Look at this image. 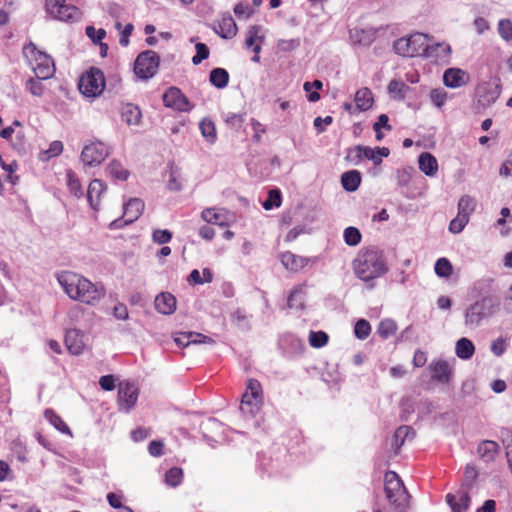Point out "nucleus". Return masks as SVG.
<instances>
[{
  "label": "nucleus",
  "instance_id": "obj_1",
  "mask_svg": "<svg viewBox=\"0 0 512 512\" xmlns=\"http://www.w3.org/2000/svg\"><path fill=\"white\" fill-rule=\"evenodd\" d=\"M57 280L70 299L87 305H96L106 294L102 285L72 271L60 272Z\"/></svg>",
  "mask_w": 512,
  "mask_h": 512
},
{
  "label": "nucleus",
  "instance_id": "obj_2",
  "mask_svg": "<svg viewBox=\"0 0 512 512\" xmlns=\"http://www.w3.org/2000/svg\"><path fill=\"white\" fill-rule=\"evenodd\" d=\"M354 269L357 276L364 281L381 276L384 271L382 251L375 247L361 250L358 257L354 260Z\"/></svg>",
  "mask_w": 512,
  "mask_h": 512
},
{
  "label": "nucleus",
  "instance_id": "obj_3",
  "mask_svg": "<svg viewBox=\"0 0 512 512\" xmlns=\"http://www.w3.org/2000/svg\"><path fill=\"white\" fill-rule=\"evenodd\" d=\"M386 512H407L409 494L399 475L386 470Z\"/></svg>",
  "mask_w": 512,
  "mask_h": 512
},
{
  "label": "nucleus",
  "instance_id": "obj_4",
  "mask_svg": "<svg viewBox=\"0 0 512 512\" xmlns=\"http://www.w3.org/2000/svg\"><path fill=\"white\" fill-rule=\"evenodd\" d=\"M23 54L32 67L37 79L46 80L54 76L55 64L51 56L40 51L35 44L29 43L23 47Z\"/></svg>",
  "mask_w": 512,
  "mask_h": 512
},
{
  "label": "nucleus",
  "instance_id": "obj_5",
  "mask_svg": "<svg viewBox=\"0 0 512 512\" xmlns=\"http://www.w3.org/2000/svg\"><path fill=\"white\" fill-rule=\"evenodd\" d=\"M499 307V302L493 296H484L476 300L465 311V324L468 327H478L483 320L491 317Z\"/></svg>",
  "mask_w": 512,
  "mask_h": 512
},
{
  "label": "nucleus",
  "instance_id": "obj_6",
  "mask_svg": "<svg viewBox=\"0 0 512 512\" xmlns=\"http://www.w3.org/2000/svg\"><path fill=\"white\" fill-rule=\"evenodd\" d=\"M427 44L428 36L416 32L397 39L393 44V49L396 54L403 57H424Z\"/></svg>",
  "mask_w": 512,
  "mask_h": 512
},
{
  "label": "nucleus",
  "instance_id": "obj_7",
  "mask_svg": "<svg viewBox=\"0 0 512 512\" xmlns=\"http://www.w3.org/2000/svg\"><path fill=\"white\" fill-rule=\"evenodd\" d=\"M105 88V77L103 72L95 67L90 68L83 74L79 81L80 92L87 97L100 95Z\"/></svg>",
  "mask_w": 512,
  "mask_h": 512
},
{
  "label": "nucleus",
  "instance_id": "obj_8",
  "mask_svg": "<svg viewBox=\"0 0 512 512\" xmlns=\"http://www.w3.org/2000/svg\"><path fill=\"white\" fill-rule=\"evenodd\" d=\"M160 58L155 51L140 53L134 63V72L141 79L153 77L159 68Z\"/></svg>",
  "mask_w": 512,
  "mask_h": 512
},
{
  "label": "nucleus",
  "instance_id": "obj_9",
  "mask_svg": "<svg viewBox=\"0 0 512 512\" xmlns=\"http://www.w3.org/2000/svg\"><path fill=\"white\" fill-rule=\"evenodd\" d=\"M383 157L384 148H371L363 145H356L349 148L346 155V159L354 165H358L363 160H370L375 166H378L382 163Z\"/></svg>",
  "mask_w": 512,
  "mask_h": 512
},
{
  "label": "nucleus",
  "instance_id": "obj_10",
  "mask_svg": "<svg viewBox=\"0 0 512 512\" xmlns=\"http://www.w3.org/2000/svg\"><path fill=\"white\" fill-rule=\"evenodd\" d=\"M45 8L52 18L60 21H74L80 16L79 9L66 0H46Z\"/></svg>",
  "mask_w": 512,
  "mask_h": 512
},
{
  "label": "nucleus",
  "instance_id": "obj_11",
  "mask_svg": "<svg viewBox=\"0 0 512 512\" xmlns=\"http://www.w3.org/2000/svg\"><path fill=\"white\" fill-rule=\"evenodd\" d=\"M108 153V147L104 143L93 142L83 148L81 159L85 165L95 166L104 161Z\"/></svg>",
  "mask_w": 512,
  "mask_h": 512
},
{
  "label": "nucleus",
  "instance_id": "obj_12",
  "mask_svg": "<svg viewBox=\"0 0 512 512\" xmlns=\"http://www.w3.org/2000/svg\"><path fill=\"white\" fill-rule=\"evenodd\" d=\"M138 389L130 382L123 381L118 385V404L121 410L128 412L133 408L138 399Z\"/></svg>",
  "mask_w": 512,
  "mask_h": 512
},
{
  "label": "nucleus",
  "instance_id": "obj_13",
  "mask_svg": "<svg viewBox=\"0 0 512 512\" xmlns=\"http://www.w3.org/2000/svg\"><path fill=\"white\" fill-rule=\"evenodd\" d=\"M163 102L166 107L173 108L180 112H187L192 108L188 98L177 87H170L163 94Z\"/></svg>",
  "mask_w": 512,
  "mask_h": 512
},
{
  "label": "nucleus",
  "instance_id": "obj_14",
  "mask_svg": "<svg viewBox=\"0 0 512 512\" xmlns=\"http://www.w3.org/2000/svg\"><path fill=\"white\" fill-rule=\"evenodd\" d=\"M475 93L478 104L483 108H487L499 98L501 89L499 85L484 82L477 86Z\"/></svg>",
  "mask_w": 512,
  "mask_h": 512
},
{
  "label": "nucleus",
  "instance_id": "obj_15",
  "mask_svg": "<svg viewBox=\"0 0 512 512\" xmlns=\"http://www.w3.org/2000/svg\"><path fill=\"white\" fill-rule=\"evenodd\" d=\"M451 52V46L446 42L427 44L423 58L438 64H449Z\"/></svg>",
  "mask_w": 512,
  "mask_h": 512
},
{
  "label": "nucleus",
  "instance_id": "obj_16",
  "mask_svg": "<svg viewBox=\"0 0 512 512\" xmlns=\"http://www.w3.org/2000/svg\"><path fill=\"white\" fill-rule=\"evenodd\" d=\"M469 74L460 68H448L443 73V83L446 87L457 89L468 84Z\"/></svg>",
  "mask_w": 512,
  "mask_h": 512
},
{
  "label": "nucleus",
  "instance_id": "obj_17",
  "mask_svg": "<svg viewBox=\"0 0 512 512\" xmlns=\"http://www.w3.org/2000/svg\"><path fill=\"white\" fill-rule=\"evenodd\" d=\"M429 370L431 372V378L440 383L449 382L452 374L449 363L443 359L433 360L429 364Z\"/></svg>",
  "mask_w": 512,
  "mask_h": 512
},
{
  "label": "nucleus",
  "instance_id": "obj_18",
  "mask_svg": "<svg viewBox=\"0 0 512 512\" xmlns=\"http://www.w3.org/2000/svg\"><path fill=\"white\" fill-rule=\"evenodd\" d=\"M446 502L450 506L452 512H465L470 506V496L466 490H459L455 494L446 495Z\"/></svg>",
  "mask_w": 512,
  "mask_h": 512
},
{
  "label": "nucleus",
  "instance_id": "obj_19",
  "mask_svg": "<svg viewBox=\"0 0 512 512\" xmlns=\"http://www.w3.org/2000/svg\"><path fill=\"white\" fill-rule=\"evenodd\" d=\"M174 341L180 347H187L190 344L215 343L211 337L196 332H180L174 337Z\"/></svg>",
  "mask_w": 512,
  "mask_h": 512
},
{
  "label": "nucleus",
  "instance_id": "obj_20",
  "mask_svg": "<svg viewBox=\"0 0 512 512\" xmlns=\"http://www.w3.org/2000/svg\"><path fill=\"white\" fill-rule=\"evenodd\" d=\"M283 266L292 272H299L309 264V259L296 255L291 251H285L280 255Z\"/></svg>",
  "mask_w": 512,
  "mask_h": 512
},
{
  "label": "nucleus",
  "instance_id": "obj_21",
  "mask_svg": "<svg viewBox=\"0 0 512 512\" xmlns=\"http://www.w3.org/2000/svg\"><path fill=\"white\" fill-rule=\"evenodd\" d=\"M84 335L77 329H70L65 335L67 350L73 355H79L85 348Z\"/></svg>",
  "mask_w": 512,
  "mask_h": 512
},
{
  "label": "nucleus",
  "instance_id": "obj_22",
  "mask_svg": "<svg viewBox=\"0 0 512 512\" xmlns=\"http://www.w3.org/2000/svg\"><path fill=\"white\" fill-rule=\"evenodd\" d=\"M144 202L139 198H132L124 205V223L130 224L136 221L144 211Z\"/></svg>",
  "mask_w": 512,
  "mask_h": 512
},
{
  "label": "nucleus",
  "instance_id": "obj_23",
  "mask_svg": "<svg viewBox=\"0 0 512 512\" xmlns=\"http://www.w3.org/2000/svg\"><path fill=\"white\" fill-rule=\"evenodd\" d=\"M155 309L164 315L172 314L176 309V298L168 292H162L156 296Z\"/></svg>",
  "mask_w": 512,
  "mask_h": 512
},
{
  "label": "nucleus",
  "instance_id": "obj_24",
  "mask_svg": "<svg viewBox=\"0 0 512 512\" xmlns=\"http://www.w3.org/2000/svg\"><path fill=\"white\" fill-rule=\"evenodd\" d=\"M105 190L106 187L104 183L99 179L92 180L88 186L87 200L91 208H93L96 211L99 209L100 198L103 192H105Z\"/></svg>",
  "mask_w": 512,
  "mask_h": 512
},
{
  "label": "nucleus",
  "instance_id": "obj_25",
  "mask_svg": "<svg viewBox=\"0 0 512 512\" xmlns=\"http://www.w3.org/2000/svg\"><path fill=\"white\" fill-rule=\"evenodd\" d=\"M500 446L492 440H483L478 444L477 453L484 462H492L499 453Z\"/></svg>",
  "mask_w": 512,
  "mask_h": 512
},
{
  "label": "nucleus",
  "instance_id": "obj_26",
  "mask_svg": "<svg viewBox=\"0 0 512 512\" xmlns=\"http://www.w3.org/2000/svg\"><path fill=\"white\" fill-rule=\"evenodd\" d=\"M419 169L428 177H433L438 171L437 159L429 152H423L418 157Z\"/></svg>",
  "mask_w": 512,
  "mask_h": 512
},
{
  "label": "nucleus",
  "instance_id": "obj_27",
  "mask_svg": "<svg viewBox=\"0 0 512 512\" xmlns=\"http://www.w3.org/2000/svg\"><path fill=\"white\" fill-rule=\"evenodd\" d=\"M388 93L394 100H404L413 91L404 81L402 80H391L387 87Z\"/></svg>",
  "mask_w": 512,
  "mask_h": 512
},
{
  "label": "nucleus",
  "instance_id": "obj_28",
  "mask_svg": "<svg viewBox=\"0 0 512 512\" xmlns=\"http://www.w3.org/2000/svg\"><path fill=\"white\" fill-rule=\"evenodd\" d=\"M237 30V25L231 16L223 17L215 28V32L224 39L233 38Z\"/></svg>",
  "mask_w": 512,
  "mask_h": 512
},
{
  "label": "nucleus",
  "instance_id": "obj_29",
  "mask_svg": "<svg viewBox=\"0 0 512 512\" xmlns=\"http://www.w3.org/2000/svg\"><path fill=\"white\" fill-rule=\"evenodd\" d=\"M121 119L128 125H137L140 123L142 114L138 106L127 103L121 107Z\"/></svg>",
  "mask_w": 512,
  "mask_h": 512
},
{
  "label": "nucleus",
  "instance_id": "obj_30",
  "mask_svg": "<svg viewBox=\"0 0 512 512\" xmlns=\"http://www.w3.org/2000/svg\"><path fill=\"white\" fill-rule=\"evenodd\" d=\"M415 432L410 426H400L394 433L392 446L394 447V454L396 455L400 450L401 446L407 439H413Z\"/></svg>",
  "mask_w": 512,
  "mask_h": 512
},
{
  "label": "nucleus",
  "instance_id": "obj_31",
  "mask_svg": "<svg viewBox=\"0 0 512 512\" xmlns=\"http://www.w3.org/2000/svg\"><path fill=\"white\" fill-rule=\"evenodd\" d=\"M455 353L461 360H470L475 353V345L468 338H460L455 344Z\"/></svg>",
  "mask_w": 512,
  "mask_h": 512
},
{
  "label": "nucleus",
  "instance_id": "obj_32",
  "mask_svg": "<svg viewBox=\"0 0 512 512\" xmlns=\"http://www.w3.org/2000/svg\"><path fill=\"white\" fill-rule=\"evenodd\" d=\"M361 183V174L357 170L347 171L341 176V184L348 192L356 191Z\"/></svg>",
  "mask_w": 512,
  "mask_h": 512
},
{
  "label": "nucleus",
  "instance_id": "obj_33",
  "mask_svg": "<svg viewBox=\"0 0 512 512\" xmlns=\"http://www.w3.org/2000/svg\"><path fill=\"white\" fill-rule=\"evenodd\" d=\"M45 418L53 425L58 431L63 434L72 436V432L66 422L58 415L53 409H46L44 411Z\"/></svg>",
  "mask_w": 512,
  "mask_h": 512
},
{
  "label": "nucleus",
  "instance_id": "obj_34",
  "mask_svg": "<svg viewBox=\"0 0 512 512\" xmlns=\"http://www.w3.org/2000/svg\"><path fill=\"white\" fill-rule=\"evenodd\" d=\"M262 401V398H257L245 392L242 395L240 408L244 413L254 415L260 409Z\"/></svg>",
  "mask_w": 512,
  "mask_h": 512
},
{
  "label": "nucleus",
  "instance_id": "obj_35",
  "mask_svg": "<svg viewBox=\"0 0 512 512\" xmlns=\"http://www.w3.org/2000/svg\"><path fill=\"white\" fill-rule=\"evenodd\" d=\"M259 32H260V28L258 26H256V25L251 26L248 29L247 37L245 39V47L246 48L253 47V51L255 52V56L252 58V60L255 61V62L259 61L258 54L261 51V46L258 45V44H255V42H256V40L258 38Z\"/></svg>",
  "mask_w": 512,
  "mask_h": 512
},
{
  "label": "nucleus",
  "instance_id": "obj_36",
  "mask_svg": "<svg viewBox=\"0 0 512 512\" xmlns=\"http://www.w3.org/2000/svg\"><path fill=\"white\" fill-rule=\"evenodd\" d=\"M458 214L470 219L476 208V200L469 196L463 195L458 201Z\"/></svg>",
  "mask_w": 512,
  "mask_h": 512
},
{
  "label": "nucleus",
  "instance_id": "obj_37",
  "mask_svg": "<svg viewBox=\"0 0 512 512\" xmlns=\"http://www.w3.org/2000/svg\"><path fill=\"white\" fill-rule=\"evenodd\" d=\"M210 82L218 89H223L228 85L229 74L224 68H214L210 72Z\"/></svg>",
  "mask_w": 512,
  "mask_h": 512
},
{
  "label": "nucleus",
  "instance_id": "obj_38",
  "mask_svg": "<svg viewBox=\"0 0 512 512\" xmlns=\"http://www.w3.org/2000/svg\"><path fill=\"white\" fill-rule=\"evenodd\" d=\"M356 106L362 110H368L373 104L372 92L368 88H362L355 94Z\"/></svg>",
  "mask_w": 512,
  "mask_h": 512
},
{
  "label": "nucleus",
  "instance_id": "obj_39",
  "mask_svg": "<svg viewBox=\"0 0 512 512\" xmlns=\"http://www.w3.org/2000/svg\"><path fill=\"white\" fill-rule=\"evenodd\" d=\"M108 175L116 180H126L129 176L128 170L117 160H112L107 167Z\"/></svg>",
  "mask_w": 512,
  "mask_h": 512
},
{
  "label": "nucleus",
  "instance_id": "obj_40",
  "mask_svg": "<svg viewBox=\"0 0 512 512\" xmlns=\"http://www.w3.org/2000/svg\"><path fill=\"white\" fill-rule=\"evenodd\" d=\"M67 186L71 194L75 197L80 198L84 195L81 182L77 177L76 173L72 170H68L66 173Z\"/></svg>",
  "mask_w": 512,
  "mask_h": 512
},
{
  "label": "nucleus",
  "instance_id": "obj_41",
  "mask_svg": "<svg viewBox=\"0 0 512 512\" xmlns=\"http://www.w3.org/2000/svg\"><path fill=\"white\" fill-rule=\"evenodd\" d=\"M199 128L203 137L210 143H214L217 138L216 127L212 120L203 119L200 122Z\"/></svg>",
  "mask_w": 512,
  "mask_h": 512
},
{
  "label": "nucleus",
  "instance_id": "obj_42",
  "mask_svg": "<svg viewBox=\"0 0 512 512\" xmlns=\"http://www.w3.org/2000/svg\"><path fill=\"white\" fill-rule=\"evenodd\" d=\"M434 271L438 277L448 278L451 276L453 272V267L451 262L447 258L442 257L436 261L434 265Z\"/></svg>",
  "mask_w": 512,
  "mask_h": 512
},
{
  "label": "nucleus",
  "instance_id": "obj_43",
  "mask_svg": "<svg viewBox=\"0 0 512 512\" xmlns=\"http://www.w3.org/2000/svg\"><path fill=\"white\" fill-rule=\"evenodd\" d=\"M165 483L170 487H177L183 480V470L179 467H172L165 473Z\"/></svg>",
  "mask_w": 512,
  "mask_h": 512
},
{
  "label": "nucleus",
  "instance_id": "obj_44",
  "mask_svg": "<svg viewBox=\"0 0 512 512\" xmlns=\"http://www.w3.org/2000/svg\"><path fill=\"white\" fill-rule=\"evenodd\" d=\"M429 99L435 107L441 109L448 99V92L441 87L434 88L429 93Z\"/></svg>",
  "mask_w": 512,
  "mask_h": 512
},
{
  "label": "nucleus",
  "instance_id": "obj_45",
  "mask_svg": "<svg viewBox=\"0 0 512 512\" xmlns=\"http://www.w3.org/2000/svg\"><path fill=\"white\" fill-rule=\"evenodd\" d=\"M343 238L348 246H357L361 243L362 235L358 228L350 226L345 228Z\"/></svg>",
  "mask_w": 512,
  "mask_h": 512
},
{
  "label": "nucleus",
  "instance_id": "obj_46",
  "mask_svg": "<svg viewBox=\"0 0 512 512\" xmlns=\"http://www.w3.org/2000/svg\"><path fill=\"white\" fill-rule=\"evenodd\" d=\"M371 333V325L365 319H359L354 326V334L356 338L365 340Z\"/></svg>",
  "mask_w": 512,
  "mask_h": 512
},
{
  "label": "nucleus",
  "instance_id": "obj_47",
  "mask_svg": "<svg viewBox=\"0 0 512 512\" xmlns=\"http://www.w3.org/2000/svg\"><path fill=\"white\" fill-rule=\"evenodd\" d=\"M328 340V335L323 331H311L309 334V343L314 348L324 347Z\"/></svg>",
  "mask_w": 512,
  "mask_h": 512
},
{
  "label": "nucleus",
  "instance_id": "obj_48",
  "mask_svg": "<svg viewBox=\"0 0 512 512\" xmlns=\"http://www.w3.org/2000/svg\"><path fill=\"white\" fill-rule=\"evenodd\" d=\"M281 205V192L278 189L270 190L268 198L263 202V208L265 210H271L274 207Z\"/></svg>",
  "mask_w": 512,
  "mask_h": 512
},
{
  "label": "nucleus",
  "instance_id": "obj_49",
  "mask_svg": "<svg viewBox=\"0 0 512 512\" xmlns=\"http://www.w3.org/2000/svg\"><path fill=\"white\" fill-rule=\"evenodd\" d=\"M469 220L470 219L457 213V216L451 220L448 229L453 234H459L464 230Z\"/></svg>",
  "mask_w": 512,
  "mask_h": 512
},
{
  "label": "nucleus",
  "instance_id": "obj_50",
  "mask_svg": "<svg viewBox=\"0 0 512 512\" xmlns=\"http://www.w3.org/2000/svg\"><path fill=\"white\" fill-rule=\"evenodd\" d=\"M498 33L505 41L512 40V21L509 19H501L498 22Z\"/></svg>",
  "mask_w": 512,
  "mask_h": 512
},
{
  "label": "nucleus",
  "instance_id": "obj_51",
  "mask_svg": "<svg viewBox=\"0 0 512 512\" xmlns=\"http://www.w3.org/2000/svg\"><path fill=\"white\" fill-rule=\"evenodd\" d=\"M202 218L204 221L210 224L223 226L224 222L222 220V215L218 213L215 209H205L202 212Z\"/></svg>",
  "mask_w": 512,
  "mask_h": 512
},
{
  "label": "nucleus",
  "instance_id": "obj_52",
  "mask_svg": "<svg viewBox=\"0 0 512 512\" xmlns=\"http://www.w3.org/2000/svg\"><path fill=\"white\" fill-rule=\"evenodd\" d=\"M196 54L192 57V63L194 65L200 64L203 60L209 57V48L204 43H196L195 45Z\"/></svg>",
  "mask_w": 512,
  "mask_h": 512
},
{
  "label": "nucleus",
  "instance_id": "obj_53",
  "mask_svg": "<svg viewBox=\"0 0 512 512\" xmlns=\"http://www.w3.org/2000/svg\"><path fill=\"white\" fill-rule=\"evenodd\" d=\"M86 35L91 39V41L95 44L102 42V40L106 36V31L102 28L95 29L93 26H87L85 29Z\"/></svg>",
  "mask_w": 512,
  "mask_h": 512
},
{
  "label": "nucleus",
  "instance_id": "obj_54",
  "mask_svg": "<svg viewBox=\"0 0 512 512\" xmlns=\"http://www.w3.org/2000/svg\"><path fill=\"white\" fill-rule=\"evenodd\" d=\"M245 392H247L248 394H250L252 396L254 395L257 398L263 399V391H262L261 383L256 379L251 378L247 381Z\"/></svg>",
  "mask_w": 512,
  "mask_h": 512
},
{
  "label": "nucleus",
  "instance_id": "obj_55",
  "mask_svg": "<svg viewBox=\"0 0 512 512\" xmlns=\"http://www.w3.org/2000/svg\"><path fill=\"white\" fill-rule=\"evenodd\" d=\"M26 88L34 96L40 97L44 93V85L39 80H35L34 78H29L27 80Z\"/></svg>",
  "mask_w": 512,
  "mask_h": 512
},
{
  "label": "nucleus",
  "instance_id": "obj_56",
  "mask_svg": "<svg viewBox=\"0 0 512 512\" xmlns=\"http://www.w3.org/2000/svg\"><path fill=\"white\" fill-rule=\"evenodd\" d=\"M415 173L413 167L404 168L397 171V182L401 186H406L412 178V174Z\"/></svg>",
  "mask_w": 512,
  "mask_h": 512
},
{
  "label": "nucleus",
  "instance_id": "obj_57",
  "mask_svg": "<svg viewBox=\"0 0 512 512\" xmlns=\"http://www.w3.org/2000/svg\"><path fill=\"white\" fill-rule=\"evenodd\" d=\"M152 238L157 244H166L171 241L172 233L167 229H157L153 232Z\"/></svg>",
  "mask_w": 512,
  "mask_h": 512
},
{
  "label": "nucleus",
  "instance_id": "obj_58",
  "mask_svg": "<svg viewBox=\"0 0 512 512\" xmlns=\"http://www.w3.org/2000/svg\"><path fill=\"white\" fill-rule=\"evenodd\" d=\"M148 452L153 457H160L164 454V443L160 440H153L148 445Z\"/></svg>",
  "mask_w": 512,
  "mask_h": 512
},
{
  "label": "nucleus",
  "instance_id": "obj_59",
  "mask_svg": "<svg viewBox=\"0 0 512 512\" xmlns=\"http://www.w3.org/2000/svg\"><path fill=\"white\" fill-rule=\"evenodd\" d=\"M507 349L506 340L503 338H497L491 344V351L495 356H501Z\"/></svg>",
  "mask_w": 512,
  "mask_h": 512
},
{
  "label": "nucleus",
  "instance_id": "obj_60",
  "mask_svg": "<svg viewBox=\"0 0 512 512\" xmlns=\"http://www.w3.org/2000/svg\"><path fill=\"white\" fill-rule=\"evenodd\" d=\"M252 130L254 132L253 139L255 142H259L261 140V136L266 132L265 126L256 119L251 120Z\"/></svg>",
  "mask_w": 512,
  "mask_h": 512
},
{
  "label": "nucleus",
  "instance_id": "obj_61",
  "mask_svg": "<svg viewBox=\"0 0 512 512\" xmlns=\"http://www.w3.org/2000/svg\"><path fill=\"white\" fill-rule=\"evenodd\" d=\"M100 387L105 391H112L115 388V378L113 375H104L99 380Z\"/></svg>",
  "mask_w": 512,
  "mask_h": 512
},
{
  "label": "nucleus",
  "instance_id": "obj_62",
  "mask_svg": "<svg viewBox=\"0 0 512 512\" xmlns=\"http://www.w3.org/2000/svg\"><path fill=\"white\" fill-rule=\"evenodd\" d=\"M412 362H413L414 367H417V368L423 367L427 362L426 353L420 349L416 350L414 353Z\"/></svg>",
  "mask_w": 512,
  "mask_h": 512
},
{
  "label": "nucleus",
  "instance_id": "obj_63",
  "mask_svg": "<svg viewBox=\"0 0 512 512\" xmlns=\"http://www.w3.org/2000/svg\"><path fill=\"white\" fill-rule=\"evenodd\" d=\"M107 501L109 503V505L115 509H119V508H122L123 509V505H122V496L121 495H118L116 493H108L107 494Z\"/></svg>",
  "mask_w": 512,
  "mask_h": 512
},
{
  "label": "nucleus",
  "instance_id": "obj_64",
  "mask_svg": "<svg viewBox=\"0 0 512 512\" xmlns=\"http://www.w3.org/2000/svg\"><path fill=\"white\" fill-rule=\"evenodd\" d=\"M499 173L503 177H512V160H505L500 167Z\"/></svg>",
  "mask_w": 512,
  "mask_h": 512
}]
</instances>
